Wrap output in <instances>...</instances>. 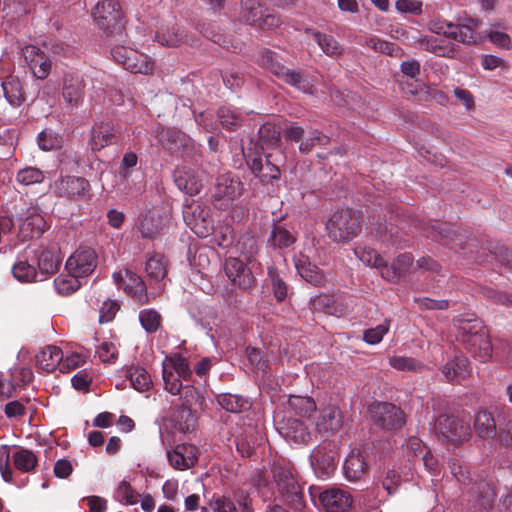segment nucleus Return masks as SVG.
Wrapping results in <instances>:
<instances>
[{"label":"nucleus","mask_w":512,"mask_h":512,"mask_svg":"<svg viewBox=\"0 0 512 512\" xmlns=\"http://www.w3.org/2000/svg\"><path fill=\"white\" fill-rule=\"evenodd\" d=\"M457 340L471 356L481 363L488 362L493 355L489 331L474 315H459L453 319Z\"/></svg>","instance_id":"nucleus-1"},{"label":"nucleus","mask_w":512,"mask_h":512,"mask_svg":"<svg viewBox=\"0 0 512 512\" xmlns=\"http://www.w3.org/2000/svg\"><path fill=\"white\" fill-rule=\"evenodd\" d=\"M434 430L438 440L448 449L462 446L471 436L468 422L445 414L436 419Z\"/></svg>","instance_id":"nucleus-2"},{"label":"nucleus","mask_w":512,"mask_h":512,"mask_svg":"<svg viewBox=\"0 0 512 512\" xmlns=\"http://www.w3.org/2000/svg\"><path fill=\"white\" fill-rule=\"evenodd\" d=\"M192 371L187 360L180 354L166 356L162 361L164 388L172 395H180L183 384L190 382Z\"/></svg>","instance_id":"nucleus-3"},{"label":"nucleus","mask_w":512,"mask_h":512,"mask_svg":"<svg viewBox=\"0 0 512 512\" xmlns=\"http://www.w3.org/2000/svg\"><path fill=\"white\" fill-rule=\"evenodd\" d=\"M326 229L333 241H349L361 231L360 216L350 208L338 210L327 221Z\"/></svg>","instance_id":"nucleus-4"},{"label":"nucleus","mask_w":512,"mask_h":512,"mask_svg":"<svg viewBox=\"0 0 512 512\" xmlns=\"http://www.w3.org/2000/svg\"><path fill=\"white\" fill-rule=\"evenodd\" d=\"M112 59L131 73L149 74L154 69L153 60L146 54L124 45H116L111 50Z\"/></svg>","instance_id":"nucleus-5"},{"label":"nucleus","mask_w":512,"mask_h":512,"mask_svg":"<svg viewBox=\"0 0 512 512\" xmlns=\"http://www.w3.org/2000/svg\"><path fill=\"white\" fill-rule=\"evenodd\" d=\"M273 475L286 503L294 510H302L305 507L303 490L293 473L282 467H276Z\"/></svg>","instance_id":"nucleus-6"},{"label":"nucleus","mask_w":512,"mask_h":512,"mask_svg":"<svg viewBox=\"0 0 512 512\" xmlns=\"http://www.w3.org/2000/svg\"><path fill=\"white\" fill-rule=\"evenodd\" d=\"M426 236L442 245L450 246L452 249L465 250L469 242H474L468 231L454 229L452 226L435 223L427 228Z\"/></svg>","instance_id":"nucleus-7"},{"label":"nucleus","mask_w":512,"mask_h":512,"mask_svg":"<svg viewBox=\"0 0 512 512\" xmlns=\"http://www.w3.org/2000/svg\"><path fill=\"white\" fill-rule=\"evenodd\" d=\"M369 411L374 424L388 431L397 430L406 422L401 408L389 402L373 403Z\"/></svg>","instance_id":"nucleus-8"},{"label":"nucleus","mask_w":512,"mask_h":512,"mask_svg":"<svg viewBox=\"0 0 512 512\" xmlns=\"http://www.w3.org/2000/svg\"><path fill=\"white\" fill-rule=\"evenodd\" d=\"M93 18L97 26L105 32L120 29L123 18L121 6L117 0H100L94 10Z\"/></svg>","instance_id":"nucleus-9"},{"label":"nucleus","mask_w":512,"mask_h":512,"mask_svg":"<svg viewBox=\"0 0 512 512\" xmlns=\"http://www.w3.org/2000/svg\"><path fill=\"white\" fill-rule=\"evenodd\" d=\"M18 237L21 240L39 237L46 229V221L36 203L30 202L22 208Z\"/></svg>","instance_id":"nucleus-10"},{"label":"nucleus","mask_w":512,"mask_h":512,"mask_svg":"<svg viewBox=\"0 0 512 512\" xmlns=\"http://www.w3.org/2000/svg\"><path fill=\"white\" fill-rule=\"evenodd\" d=\"M97 267V254L89 247H80L66 261L65 269L79 280L90 276Z\"/></svg>","instance_id":"nucleus-11"},{"label":"nucleus","mask_w":512,"mask_h":512,"mask_svg":"<svg viewBox=\"0 0 512 512\" xmlns=\"http://www.w3.org/2000/svg\"><path fill=\"white\" fill-rule=\"evenodd\" d=\"M114 283L139 304L149 301L145 283L134 272L125 269L113 273Z\"/></svg>","instance_id":"nucleus-12"},{"label":"nucleus","mask_w":512,"mask_h":512,"mask_svg":"<svg viewBox=\"0 0 512 512\" xmlns=\"http://www.w3.org/2000/svg\"><path fill=\"white\" fill-rule=\"evenodd\" d=\"M310 495L312 498L318 496L319 502L326 512H346L352 505V496L339 488L320 491L319 488L310 487Z\"/></svg>","instance_id":"nucleus-13"},{"label":"nucleus","mask_w":512,"mask_h":512,"mask_svg":"<svg viewBox=\"0 0 512 512\" xmlns=\"http://www.w3.org/2000/svg\"><path fill=\"white\" fill-rule=\"evenodd\" d=\"M89 182L77 176H66L57 179L51 186L53 194L71 200L83 199L89 191Z\"/></svg>","instance_id":"nucleus-14"},{"label":"nucleus","mask_w":512,"mask_h":512,"mask_svg":"<svg viewBox=\"0 0 512 512\" xmlns=\"http://www.w3.org/2000/svg\"><path fill=\"white\" fill-rule=\"evenodd\" d=\"M37 251L33 246H28L12 267V273L15 279L23 283H30L36 280L37 270L36 264Z\"/></svg>","instance_id":"nucleus-15"},{"label":"nucleus","mask_w":512,"mask_h":512,"mask_svg":"<svg viewBox=\"0 0 512 512\" xmlns=\"http://www.w3.org/2000/svg\"><path fill=\"white\" fill-rule=\"evenodd\" d=\"M160 145L171 154L188 153L193 150V140L185 133L175 129L161 128Z\"/></svg>","instance_id":"nucleus-16"},{"label":"nucleus","mask_w":512,"mask_h":512,"mask_svg":"<svg viewBox=\"0 0 512 512\" xmlns=\"http://www.w3.org/2000/svg\"><path fill=\"white\" fill-rule=\"evenodd\" d=\"M23 56L31 72L37 79H46L51 70V60L39 47L28 45L23 48Z\"/></svg>","instance_id":"nucleus-17"},{"label":"nucleus","mask_w":512,"mask_h":512,"mask_svg":"<svg viewBox=\"0 0 512 512\" xmlns=\"http://www.w3.org/2000/svg\"><path fill=\"white\" fill-rule=\"evenodd\" d=\"M198 450L192 444H179L172 450H167L170 465L176 470H187L197 461Z\"/></svg>","instance_id":"nucleus-18"},{"label":"nucleus","mask_w":512,"mask_h":512,"mask_svg":"<svg viewBox=\"0 0 512 512\" xmlns=\"http://www.w3.org/2000/svg\"><path fill=\"white\" fill-rule=\"evenodd\" d=\"M226 276L233 286L242 290L250 288L254 281L251 271L237 258L226 259Z\"/></svg>","instance_id":"nucleus-19"},{"label":"nucleus","mask_w":512,"mask_h":512,"mask_svg":"<svg viewBox=\"0 0 512 512\" xmlns=\"http://www.w3.org/2000/svg\"><path fill=\"white\" fill-rule=\"evenodd\" d=\"M174 181L177 187L189 195H196L202 188V181L198 172L188 166H179L174 172Z\"/></svg>","instance_id":"nucleus-20"},{"label":"nucleus","mask_w":512,"mask_h":512,"mask_svg":"<svg viewBox=\"0 0 512 512\" xmlns=\"http://www.w3.org/2000/svg\"><path fill=\"white\" fill-rule=\"evenodd\" d=\"M62 95L69 106L78 107L81 105L84 98V83L79 75L67 73L64 76Z\"/></svg>","instance_id":"nucleus-21"},{"label":"nucleus","mask_w":512,"mask_h":512,"mask_svg":"<svg viewBox=\"0 0 512 512\" xmlns=\"http://www.w3.org/2000/svg\"><path fill=\"white\" fill-rule=\"evenodd\" d=\"M310 308L316 312L341 317L347 313L348 307L334 295L320 294L310 300Z\"/></svg>","instance_id":"nucleus-22"},{"label":"nucleus","mask_w":512,"mask_h":512,"mask_svg":"<svg viewBox=\"0 0 512 512\" xmlns=\"http://www.w3.org/2000/svg\"><path fill=\"white\" fill-rule=\"evenodd\" d=\"M277 430L281 436L294 443H306L310 439V433L304 423L295 418H288L278 423Z\"/></svg>","instance_id":"nucleus-23"},{"label":"nucleus","mask_w":512,"mask_h":512,"mask_svg":"<svg viewBox=\"0 0 512 512\" xmlns=\"http://www.w3.org/2000/svg\"><path fill=\"white\" fill-rule=\"evenodd\" d=\"M441 372L447 381H456L459 383L468 378L471 373L469 360L463 354L455 355L453 359L443 365Z\"/></svg>","instance_id":"nucleus-24"},{"label":"nucleus","mask_w":512,"mask_h":512,"mask_svg":"<svg viewBox=\"0 0 512 512\" xmlns=\"http://www.w3.org/2000/svg\"><path fill=\"white\" fill-rule=\"evenodd\" d=\"M115 128L109 122L95 123L91 130L89 146L93 151H100L113 143Z\"/></svg>","instance_id":"nucleus-25"},{"label":"nucleus","mask_w":512,"mask_h":512,"mask_svg":"<svg viewBox=\"0 0 512 512\" xmlns=\"http://www.w3.org/2000/svg\"><path fill=\"white\" fill-rule=\"evenodd\" d=\"M35 358L36 365L43 371L50 373L57 368L60 370L63 352L55 345H47L38 351Z\"/></svg>","instance_id":"nucleus-26"},{"label":"nucleus","mask_w":512,"mask_h":512,"mask_svg":"<svg viewBox=\"0 0 512 512\" xmlns=\"http://www.w3.org/2000/svg\"><path fill=\"white\" fill-rule=\"evenodd\" d=\"M368 471V463L364 453L360 450H352L344 464V474L350 481H357Z\"/></svg>","instance_id":"nucleus-27"},{"label":"nucleus","mask_w":512,"mask_h":512,"mask_svg":"<svg viewBox=\"0 0 512 512\" xmlns=\"http://www.w3.org/2000/svg\"><path fill=\"white\" fill-rule=\"evenodd\" d=\"M277 68L279 70L277 71L275 76L278 79L282 80L288 85L296 87L297 89L303 91L304 93H313V85L308 81V79L305 77L302 71L292 70L284 65Z\"/></svg>","instance_id":"nucleus-28"},{"label":"nucleus","mask_w":512,"mask_h":512,"mask_svg":"<svg viewBox=\"0 0 512 512\" xmlns=\"http://www.w3.org/2000/svg\"><path fill=\"white\" fill-rule=\"evenodd\" d=\"M413 264V257L409 253L399 255L391 265L387 263L382 268V277L390 282H396L405 275Z\"/></svg>","instance_id":"nucleus-29"},{"label":"nucleus","mask_w":512,"mask_h":512,"mask_svg":"<svg viewBox=\"0 0 512 512\" xmlns=\"http://www.w3.org/2000/svg\"><path fill=\"white\" fill-rule=\"evenodd\" d=\"M259 138L256 149H260L263 154L268 153L278 147L280 142V131L278 127L271 123H265L259 129Z\"/></svg>","instance_id":"nucleus-30"},{"label":"nucleus","mask_w":512,"mask_h":512,"mask_svg":"<svg viewBox=\"0 0 512 512\" xmlns=\"http://www.w3.org/2000/svg\"><path fill=\"white\" fill-rule=\"evenodd\" d=\"M145 272L151 282H161L168 273V263L164 255L160 253L152 254L147 259Z\"/></svg>","instance_id":"nucleus-31"},{"label":"nucleus","mask_w":512,"mask_h":512,"mask_svg":"<svg viewBox=\"0 0 512 512\" xmlns=\"http://www.w3.org/2000/svg\"><path fill=\"white\" fill-rule=\"evenodd\" d=\"M311 464L321 476H329L336 469L335 453L319 449L311 456Z\"/></svg>","instance_id":"nucleus-32"},{"label":"nucleus","mask_w":512,"mask_h":512,"mask_svg":"<svg viewBox=\"0 0 512 512\" xmlns=\"http://www.w3.org/2000/svg\"><path fill=\"white\" fill-rule=\"evenodd\" d=\"M474 429L477 435L482 439H490L497 434L495 419L492 414L486 410H481L476 414Z\"/></svg>","instance_id":"nucleus-33"},{"label":"nucleus","mask_w":512,"mask_h":512,"mask_svg":"<svg viewBox=\"0 0 512 512\" xmlns=\"http://www.w3.org/2000/svg\"><path fill=\"white\" fill-rule=\"evenodd\" d=\"M172 422L177 430L187 433L196 428L197 417L191 408L182 406L174 412Z\"/></svg>","instance_id":"nucleus-34"},{"label":"nucleus","mask_w":512,"mask_h":512,"mask_svg":"<svg viewBox=\"0 0 512 512\" xmlns=\"http://www.w3.org/2000/svg\"><path fill=\"white\" fill-rule=\"evenodd\" d=\"M342 425V417L340 411L335 407H328L322 410L321 416L317 422L319 431L334 432Z\"/></svg>","instance_id":"nucleus-35"},{"label":"nucleus","mask_w":512,"mask_h":512,"mask_svg":"<svg viewBox=\"0 0 512 512\" xmlns=\"http://www.w3.org/2000/svg\"><path fill=\"white\" fill-rule=\"evenodd\" d=\"M127 377L131 386L138 392H146L152 387V378L148 371L140 366H133L129 369Z\"/></svg>","instance_id":"nucleus-36"},{"label":"nucleus","mask_w":512,"mask_h":512,"mask_svg":"<svg viewBox=\"0 0 512 512\" xmlns=\"http://www.w3.org/2000/svg\"><path fill=\"white\" fill-rule=\"evenodd\" d=\"M241 7L242 20L250 25H257L265 12L259 0H242Z\"/></svg>","instance_id":"nucleus-37"},{"label":"nucleus","mask_w":512,"mask_h":512,"mask_svg":"<svg viewBox=\"0 0 512 512\" xmlns=\"http://www.w3.org/2000/svg\"><path fill=\"white\" fill-rule=\"evenodd\" d=\"M153 39L162 46H177L183 40V33L172 24L160 27Z\"/></svg>","instance_id":"nucleus-38"},{"label":"nucleus","mask_w":512,"mask_h":512,"mask_svg":"<svg viewBox=\"0 0 512 512\" xmlns=\"http://www.w3.org/2000/svg\"><path fill=\"white\" fill-rule=\"evenodd\" d=\"M4 96L11 106H20L24 101L22 86L17 78L9 77L2 82Z\"/></svg>","instance_id":"nucleus-39"},{"label":"nucleus","mask_w":512,"mask_h":512,"mask_svg":"<svg viewBox=\"0 0 512 512\" xmlns=\"http://www.w3.org/2000/svg\"><path fill=\"white\" fill-rule=\"evenodd\" d=\"M37 251L36 263L42 274L50 275L58 270L59 259L58 256L49 250H44L34 247Z\"/></svg>","instance_id":"nucleus-40"},{"label":"nucleus","mask_w":512,"mask_h":512,"mask_svg":"<svg viewBox=\"0 0 512 512\" xmlns=\"http://www.w3.org/2000/svg\"><path fill=\"white\" fill-rule=\"evenodd\" d=\"M226 512H253L252 502L247 491L237 489L231 499H226Z\"/></svg>","instance_id":"nucleus-41"},{"label":"nucleus","mask_w":512,"mask_h":512,"mask_svg":"<svg viewBox=\"0 0 512 512\" xmlns=\"http://www.w3.org/2000/svg\"><path fill=\"white\" fill-rule=\"evenodd\" d=\"M137 230L144 238H152L160 231V222L152 212L142 213L138 217Z\"/></svg>","instance_id":"nucleus-42"},{"label":"nucleus","mask_w":512,"mask_h":512,"mask_svg":"<svg viewBox=\"0 0 512 512\" xmlns=\"http://www.w3.org/2000/svg\"><path fill=\"white\" fill-rule=\"evenodd\" d=\"M289 407L301 417H310L316 411V403L311 397L290 396L288 400Z\"/></svg>","instance_id":"nucleus-43"},{"label":"nucleus","mask_w":512,"mask_h":512,"mask_svg":"<svg viewBox=\"0 0 512 512\" xmlns=\"http://www.w3.org/2000/svg\"><path fill=\"white\" fill-rule=\"evenodd\" d=\"M14 466L21 472H31L37 465V457L28 449L20 448L12 456Z\"/></svg>","instance_id":"nucleus-44"},{"label":"nucleus","mask_w":512,"mask_h":512,"mask_svg":"<svg viewBox=\"0 0 512 512\" xmlns=\"http://www.w3.org/2000/svg\"><path fill=\"white\" fill-rule=\"evenodd\" d=\"M113 497L116 501L125 505H134L139 501V494L133 489L126 479L119 482Z\"/></svg>","instance_id":"nucleus-45"},{"label":"nucleus","mask_w":512,"mask_h":512,"mask_svg":"<svg viewBox=\"0 0 512 512\" xmlns=\"http://www.w3.org/2000/svg\"><path fill=\"white\" fill-rule=\"evenodd\" d=\"M296 268L300 276L307 282L318 286L323 281V274L320 272L316 265L307 261H301L296 264Z\"/></svg>","instance_id":"nucleus-46"},{"label":"nucleus","mask_w":512,"mask_h":512,"mask_svg":"<svg viewBox=\"0 0 512 512\" xmlns=\"http://www.w3.org/2000/svg\"><path fill=\"white\" fill-rule=\"evenodd\" d=\"M44 179V172L36 167H25L16 174L17 183L23 186L42 183Z\"/></svg>","instance_id":"nucleus-47"},{"label":"nucleus","mask_w":512,"mask_h":512,"mask_svg":"<svg viewBox=\"0 0 512 512\" xmlns=\"http://www.w3.org/2000/svg\"><path fill=\"white\" fill-rule=\"evenodd\" d=\"M448 466L457 482L463 485H469L472 482L471 472L464 461L458 458H451L448 461Z\"/></svg>","instance_id":"nucleus-48"},{"label":"nucleus","mask_w":512,"mask_h":512,"mask_svg":"<svg viewBox=\"0 0 512 512\" xmlns=\"http://www.w3.org/2000/svg\"><path fill=\"white\" fill-rule=\"evenodd\" d=\"M313 36L325 54L329 56H339L343 53L342 47L332 36L320 32H314Z\"/></svg>","instance_id":"nucleus-49"},{"label":"nucleus","mask_w":512,"mask_h":512,"mask_svg":"<svg viewBox=\"0 0 512 512\" xmlns=\"http://www.w3.org/2000/svg\"><path fill=\"white\" fill-rule=\"evenodd\" d=\"M390 365L400 371L422 372L425 365L414 358L404 356H394L389 360Z\"/></svg>","instance_id":"nucleus-50"},{"label":"nucleus","mask_w":512,"mask_h":512,"mask_svg":"<svg viewBox=\"0 0 512 512\" xmlns=\"http://www.w3.org/2000/svg\"><path fill=\"white\" fill-rule=\"evenodd\" d=\"M80 280L77 277L67 275H60L54 280L56 291L61 295H68L75 292L80 287Z\"/></svg>","instance_id":"nucleus-51"},{"label":"nucleus","mask_w":512,"mask_h":512,"mask_svg":"<svg viewBox=\"0 0 512 512\" xmlns=\"http://www.w3.org/2000/svg\"><path fill=\"white\" fill-rule=\"evenodd\" d=\"M479 23L477 19L467 18L464 22L455 24L456 29L459 30V41L466 44L475 43L474 29L478 27Z\"/></svg>","instance_id":"nucleus-52"},{"label":"nucleus","mask_w":512,"mask_h":512,"mask_svg":"<svg viewBox=\"0 0 512 512\" xmlns=\"http://www.w3.org/2000/svg\"><path fill=\"white\" fill-rule=\"evenodd\" d=\"M139 321L148 333H153L161 324V315L154 309H143L139 313Z\"/></svg>","instance_id":"nucleus-53"},{"label":"nucleus","mask_w":512,"mask_h":512,"mask_svg":"<svg viewBox=\"0 0 512 512\" xmlns=\"http://www.w3.org/2000/svg\"><path fill=\"white\" fill-rule=\"evenodd\" d=\"M199 206H190L184 210V220L187 225L194 231V233L200 237H205L208 234V230L203 226L204 218H190V212L193 215L199 210Z\"/></svg>","instance_id":"nucleus-54"},{"label":"nucleus","mask_w":512,"mask_h":512,"mask_svg":"<svg viewBox=\"0 0 512 512\" xmlns=\"http://www.w3.org/2000/svg\"><path fill=\"white\" fill-rule=\"evenodd\" d=\"M38 145L40 149L50 151L60 147L61 138L57 133L46 129L38 135Z\"/></svg>","instance_id":"nucleus-55"},{"label":"nucleus","mask_w":512,"mask_h":512,"mask_svg":"<svg viewBox=\"0 0 512 512\" xmlns=\"http://www.w3.org/2000/svg\"><path fill=\"white\" fill-rule=\"evenodd\" d=\"M389 328L390 321L386 319L377 327L365 330L363 334V340L371 345L378 344L383 339V336L389 331Z\"/></svg>","instance_id":"nucleus-56"},{"label":"nucleus","mask_w":512,"mask_h":512,"mask_svg":"<svg viewBox=\"0 0 512 512\" xmlns=\"http://www.w3.org/2000/svg\"><path fill=\"white\" fill-rule=\"evenodd\" d=\"M366 45L370 48H372L375 51L390 55V56H397L398 52L400 51V48L390 42L378 39L376 37H371L366 40Z\"/></svg>","instance_id":"nucleus-57"},{"label":"nucleus","mask_w":512,"mask_h":512,"mask_svg":"<svg viewBox=\"0 0 512 512\" xmlns=\"http://www.w3.org/2000/svg\"><path fill=\"white\" fill-rule=\"evenodd\" d=\"M270 241L273 246L284 248L290 246L294 242V238L286 229L274 226L271 232Z\"/></svg>","instance_id":"nucleus-58"},{"label":"nucleus","mask_w":512,"mask_h":512,"mask_svg":"<svg viewBox=\"0 0 512 512\" xmlns=\"http://www.w3.org/2000/svg\"><path fill=\"white\" fill-rule=\"evenodd\" d=\"M359 258L363 263L379 269L382 274V268L386 264V261L376 250L372 248H364L360 252Z\"/></svg>","instance_id":"nucleus-59"},{"label":"nucleus","mask_w":512,"mask_h":512,"mask_svg":"<svg viewBox=\"0 0 512 512\" xmlns=\"http://www.w3.org/2000/svg\"><path fill=\"white\" fill-rule=\"evenodd\" d=\"M268 275L271 278L272 290L278 301H283L287 296L288 287L279 277L275 268H269Z\"/></svg>","instance_id":"nucleus-60"},{"label":"nucleus","mask_w":512,"mask_h":512,"mask_svg":"<svg viewBox=\"0 0 512 512\" xmlns=\"http://www.w3.org/2000/svg\"><path fill=\"white\" fill-rule=\"evenodd\" d=\"M475 493H480L479 506L483 509L492 507L495 500V493L486 482H480L476 486Z\"/></svg>","instance_id":"nucleus-61"},{"label":"nucleus","mask_w":512,"mask_h":512,"mask_svg":"<svg viewBox=\"0 0 512 512\" xmlns=\"http://www.w3.org/2000/svg\"><path fill=\"white\" fill-rule=\"evenodd\" d=\"M183 406L191 408L201 404L202 394L201 391L191 385L189 382L183 384Z\"/></svg>","instance_id":"nucleus-62"},{"label":"nucleus","mask_w":512,"mask_h":512,"mask_svg":"<svg viewBox=\"0 0 512 512\" xmlns=\"http://www.w3.org/2000/svg\"><path fill=\"white\" fill-rule=\"evenodd\" d=\"M86 363V357L80 353L73 352L63 355V360L60 365V372L67 373L71 370H74Z\"/></svg>","instance_id":"nucleus-63"},{"label":"nucleus","mask_w":512,"mask_h":512,"mask_svg":"<svg viewBox=\"0 0 512 512\" xmlns=\"http://www.w3.org/2000/svg\"><path fill=\"white\" fill-rule=\"evenodd\" d=\"M330 143V138L321 132H314L313 136L309 139L302 141L299 145L301 153H309L315 145L327 146Z\"/></svg>","instance_id":"nucleus-64"}]
</instances>
